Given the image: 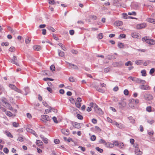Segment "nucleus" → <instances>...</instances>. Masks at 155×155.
<instances>
[{"mask_svg": "<svg viewBox=\"0 0 155 155\" xmlns=\"http://www.w3.org/2000/svg\"><path fill=\"white\" fill-rule=\"evenodd\" d=\"M129 78L137 83L145 84L146 83L145 81L136 77L130 76L129 77Z\"/></svg>", "mask_w": 155, "mask_h": 155, "instance_id": "obj_1", "label": "nucleus"}, {"mask_svg": "<svg viewBox=\"0 0 155 155\" xmlns=\"http://www.w3.org/2000/svg\"><path fill=\"white\" fill-rule=\"evenodd\" d=\"M94 110L95 111L97 114H103V112L102 110L97 105H95Z\"/></svg>", "mask_w": 155, "mask_h": 155, "instance_id": "obj_2", "label": "nucleus"}, {"mask_svg": "<svg viewBox=\"0 0 155 155\" xmlns=\"http://www.w3.org/2000/svg\"><path fill=\"white\" fill-rule=\"evenodd\" d=\"M9 61L11 63L16 64L17 66L19 65V64L18 63V60L16 57L14 56L12 59H10Z\"/></svg>", "mask_w": 155, "mask_h": 155, "instance_id": "obj_3", "label": "nucleus"}, {"mask_svg": "<svg viewBox=\"0 0 155 155\" xmlns=\"http://www.w3.org/2000/svg\"><path fill=\"white\" fill-rule=\"evenodd\" d=\"M144 99L150 101L152 100L153 97V96L150 94H146L144 95Z\"/></svg>", "mask_w": 155, "mask_h": 155, "instance_id": "obj_4", "label": "nucleus"}, {"mask_svg": "<svg viewBox=\"0 0 155 155\" xmlns=\"http://www.w3.org/2000/svg\"><path fill=\"white\" fill-rule=\"evenodd\" d=\"M140 88L142 90H149L150 89L149 86L145 84H142L140 86Z\"/></svg>", "mask_w": 155, "mask_h": 155, "instance_id": "obj_5", "label": "nucleus"}, {"mask_svg": "<svg viewBox=\"0 0 155 155\" xmlns=\"http://www.w3.org/2000/svg\"><path fill=\"white\" fill-rule=\"evenodd\" d=\"M146 26V24L144 23L139 24L137 25L136 28L138 29H140L144 28Z\"/></svg>", "mask_w": 155, "mask_h": 155, "instance_id": "obj_6", "label": "nucleus"}, {"mask_svg": "<svg viewBox=\"0 0 155 155\" xmlns=\"http://www.w3.org/2000/svg\"><path fill=\"white\" fill-rule=\"evenodd\" d=\"M81 125H82L83 124H80L77 122H74L73 123V125L74 126V127L75 128H77L78 129H79L81 128Z\"/></svg>", "mask_w": 155, "mask_h": 155, "instance_id": "obj_7", "label": "nucleus"}, {"mask_svg": "<svg viewBox=\"0 0 155 155\" xmlns=\"http://www.w3.org/2000/svg\"><path fill=\"white\" fill-rule=\"evenodd\" d=\"M61 132L66 135H68L69 134V130L67 129H63L61 130Z\"/></svg>", "mask_w": 155, "mask_h": 155, "instance_id": "obj_8", "label": "nucleus"}, {"mask_svg": "<svg viewBox=\"0 0 155 155\" xmlns=\"http://www.w3.org/2000/svg\"><path fill=\"white\" fill-rule=\"evenodd\" d=\"M41 118L46 120H50V117L48 115H42Z\"/></svg>", "mask_w": 155, "mask_h": 155, "instance_id": "obj_9", "label": "nucleus"}, {"mask_svg": "<svg viewBox=\"0 0 155 155\" xmlns=\"http://www.w3.org/2000/svg\"><path fill=\"white\" fill-rule=\"evenodd\" d=\"M26 130L28 132H30L34 134L35 136L37 135L35 132L33 130L29 128H27Z\"/></svg>", "mask_w": 155, "mask_h": 155, "instance_id": "obj_10", "label": "nucleus"}, {"mask_svg": "<svg viewBox=\"0 0 155 155\" xmlns=\"http://www.w3.org/2000/svg\"><path fill=\"white\" fill-rule=\"evenodd\" d=\"M123 24L122 21H115L114 23V25L117 26L121 25H123Z\"/></svg>", "mask_w": 155, "mask_h": 155, "instance_id": "obj_11", "label": "nucleus"}, {"mask_svg": "<svg viewBox=\"0 0 155 155\" xmlns=\"http://www.w3.org/2000/svg\"><path fill=\"white\" fill-rule=\"evenodd\" d=\"M135 154L137 155H141L142 154V152L140 150L139 148L135 149Z\"/></svg>", "mask_w": 155, "mask_h": 155, "instance_id": "obj_12", "label": "nucleus"}, {"mask_svg": "<svg viewBox=\"0 0 155 155\" xmlns=\"http://www.w3.org/2000/svg\"><path fill=\"white\" fill-rule=\"evenodd\" d=\"M58 55L61 57H63L64 55V52L59 50H58Z\"/></svg>", "mask_w": 155, "mask_h": 155, "instance_id": "obj_13", "label": "nucleus"}, {"mask_svg": "<svg viewBox=\"0 0 155 155\" xmlns=\"http://www.w3.org/2000/svg\"><path fill=\"white\" fill-rule=\"evenodd\" d=\"M147 20V21L148 22L155 24V19L151 18H148Z\"/></svg>", "mask_w": 155, "mask_h": 155, "instance_id": "obj_14", "label": "nucleus"}, {"mask_svg": "<svg viewBox=\"0 0 155 155\" xmlns=\"http://www.w3.org/2000/svg\"><path fill=\"white\" fill-rule=\"evenodd\" d=\"M34 49L37 51H39L41 48V47L40 45H36L33 47Z\"/></svg>", "mask_w": 155, "mask_h": 155, "instance_id": "obj_15", "label": "nucleus"}, {"mask_svg": "<svg viewBox=\"0 0 155 155\" xmlns=\"http://www.w3.org/2000/svg\"><path fill=\"white\" fill-rule=\"evenodd\" d=\"M95 88L98 91L100 92L101 93H104V91L103 89H101L98 86H96L95 87Z\"/></svg>", "mask_w": 155, "mask_h": 155, "instance_id": "obj_16", "label": "nucleus"}, {"mask_svg": "<svg viewBox=\"0 0 155 155\" xmlns=\"http://www.w3.org/2000/svg\"><path fill=\"white\" fill-rule=\"evenodd\" d=\"M106 145L107 147H108L110 148H112L114 147L113 143H111L108 142L106 143Z\"/></svg>", "mask_w": 155, "mask_h": 155, "instance_id": "obj_17", "label": "nucleus"}, {"mask_svg": "<svg viewBox=\"0 0 155 155\" xmlns=\"http://www.w3.org/2000/svg\"><path fill=\"white\" fill-rule=\"evenodd\" d=\"M36 143L38 146H42L43 144V142L40 140H37L36 142Z\"/></svg>", "mask_w": 155, "mask_h": 155, "instance_id": "obj_18", "label": "nucleus"}, {"mask_svg": "<svg viewBox=\"0 0 155 155\" xmlns=\"http://www.w3.org/2000/svg\"><path fill=\"white\" fill-rule=\"evenodd\" d=\"M118 104L119 105H122L124 106H126V102L124 101V99H123V100H122L121 101L119 102L118 103Z\"/></svg>", "mask_w": 155, "mask_h": 155, "instance_id": "obj_19", "label": "nucleus"}, {"mask_svg": "<svg viewBox=\"0 0 155 155\" xmlns=\"http://www.w3.org/2000/svg\"><path fill=\"white\" fill-rule=\"evenodd\" d=\"M9 87L12 89H13L15 91L16 90V89H17V88L15 86L12 84H9Z\"/></svg>", "mask_w": 155, "mask_h": 155, "instance_id": "obj_20", "label": "nucleus"}, {"mask_svg": "<svg viewBox=\"0 0 155 155\" xmlns=\"http://www.w3.org/2000/svg\"><path fill=\"white\" fill-rule=\"evenodd\" d=\"M58 45L61 47V49L64 51H66V48L63 45L62 43H59L58 44Z\"/></svg>", "mask_w": 155, "mask_h": 155, "instance_id": "obj_21", "label": "nucleus"}, {"mask_svg": "<svg viewBox=\"0 0 155 155\" xmlns=\"http://www.w3.org/2000/svg\"><path fill=\"white\" fill-rule=\"evenodd\" d=\"M24 90L25 92V95H26L28 94V93L29 92V89L28 87H26L25 88Z\"/></svg>", "mask_w": 155, "mask_h": 155, "instance_id": "obj_22", "label": "nucleus"}, {"mask_svg": "<svg viewBox=\"0 0 155 155\" xmlns=\"http://www.w3.org/2000/svg\"><path fill=\"white\" fill-rule=\"evenodd\" d=\"M6 134L8 137H10L11 138L13 137V136L11 134V133L7 131H5Z\"/></svg>", "mask_w": 155, "mask_h": 155, "instance_id": "obj_23", "label": "nucleus"}, {"mask_svg": "<svg viewBox=\"0 0 155 155\" xmlns=\"http://www.w3.org/2000/svg\"><path fill=\"white\" fill-rule=\"evenodd\" d=\"M115 124L117 127L120 128H121L123 127L122 124H118L117 122H115Z\"/></svg>", "mask_w": 155, "mask_h": 155, "instance_id": "obj_24", "label": "nucleus"}, {"mask_svg": "<svg viewBox=\"0 0 155 155\" xmlns=\"http://www.w3.org/2000/svg\"><path fill=\"white\" fill-rule=\"evenodd\" d=\"M89 18L93 20H96L97 18L96 16L94 15H90Z\"/></svg>", "mask_w": 155, "mask_h": 155, "instance_id": "obj_25", "label": "nucleus"}, {"mask_svg": "<svg viewBox=\"0 0 155 155\" xmlns=\"http://www.w3.org/2000/svg\"><path fill=\"white\" fill-rule=\"evenodd\" d=\"M131 36L134 38H137L138 36L137 34L136 33H133L131 34Z\"/></svg>", "mask_w": 155, "mask_h": 155, "instance_id": "obj_26", "label": "nucleus"}, {"mask_svg": "<svg viewBox=\"0 0 155 155\" xmlns=\"http://www.w3.org/2000/svg\"><path fill=\"white\" fill-rule=\"evenodd\" d=\"M95 149L97 151H98L100 153H102L103 152V150L102 149L98 147H96L95 148Z\"/></svg>", "mask_w": 155, "mask_h": 155, "instance_id": "obj_27", "label": "nucleus"}, {"mask_svg": "<svg viewBox=\"0 0 155 155\" xmlns=\"http://www.w3.org/2000/svg\"><path fill=\"white\" fill-rule=\"evenodd\" d=\"M47 28L48 30L51 31L52 32H54L55 31V29L52 27L49 26H48Z\"/></svg>", "mask_w": 155, "mask_h": 155, "instance_id": "obj_28", "label": "nucleus"}, {"mask_svg": "<svg viewBox=\"0 0 155 155\" xmlns=\"http://www.w3.org/2000/svg\"><path fill=\"white\" fill-rule=\"evenodd\" d=\"M133 63L130 61H129L125 64V65L126 66H128L129 65H132Z\"/></svg>", "mask_w": 155, "mask_h": 155, "instance_id": "obj_29", "label": "nucleus"}, {"mask_svg": "<svg viewBox=\"0 0 155 155\" xmlns=\"http://www.w3.org/2000/svg\"><path fill=\"white\" fill-rule=\"evenodd\" d=\"M118 46L120 48H122L124 47V45L122 43L118 42Z\"/></svg>", "mask_w": 155, "mask_h": 155, "instance_id": "obj_30", "label": "nucleus"}, {"mask_svg": "<svg viewBox=\"0 0 155 155\" xmlns=\"http://www.w3.org/2000/svg\"><path fill=\"white\" fill-rule=\"evenodd\" d=\"M113 143L114 145V146L118 147L119 146V143L118 141H113Z\"/></svg>", "mask_w": 155, "mask_h": 155, "instance_id": "obj_31", "label": "nucleus"}, {"mask_svg": "<svg viewBox=\"0 0 155 155\" xmlns=\"http://www.w3.org/2000/svg\"><path fill=\"white\" fill-rule=\"evenodd\" d=\"M131 102H134L136 104H137L139 103V101L138 99H132L131 100Z\"/></svg>", "mask_w": 155, "mask_h": 155, "instance_id": "obj_32", "label": "nucleus"}, {"mask_svg": "<svg viewBox=\"0 0 155 155\" xmlns=\"http://www.w3.org/2000/svg\"><path fill=\"white\" fill-rule=\"evenodd\" d=\"M141 73L142 74V75L143 76H145L147 75L146 71L145 70H142Z\"/></svg>", "mask_w": 155, "mask_h": 155, "instance_id": "obj_33", "label": "nucleus"}, {"mask_svg": "<svg viewBox=\"0 0 155 155\" xmlns=\"http://www.w3.org/2000/svg\"><path fill=\"white\" fill-rule=\"evenodd\" d=\"M110 70V68L108 67L107 68H106L104 69V72L105 73H107L109 72Z\"/></svg>", "mask_w": 155, "mask_h": 155, "instance_id": "obj_34", "label": "nucleus"}, {"mask_svg": "<svg viewBox=\"0 0 155 155\" xmlns=\"http://www.w3.org/2000/svg\"><path fill=\"white\" fill-rule=\"evenodd\" d=\"M12 125L13 127H17L19 126V124L18 123L16 122H14L12 123Z\"/></svg>", "mask_w": 155, "mask_h": 155, "instance_id": "obj_35", "label": "nucleus"}, {"mask_svg": "<svg viewBox=\"0 0 155 155\" xmlns=\"http://www.w3.org/2000/svg\"><path fill=\"white\" fill-rule=\"evenodd\" d=\"M142 61L141 60H139L137 61H135V63L137 65H140L141 63H143Z\"/></svg>", "mask_w": 155, "mask_h": 155, "instance_id": "obj_36", "label": "nucleus"}, {"mask_svg": "<svg viewBox=\"0 0 155 155\" xmlns=\"http://www.w3.org/2000/svg\"><path fill=\"white\" fill-rule=\"evenodd\" d=\"M5 114L9 117H11L13 115V114L10 111H6Z\"/></svg>", "mask_w": 155, "mask_h": 155, "instance_id": "obj_37", "label": "nucleus"}, {"mask_svg": "<svg viewBox=\"0 0 155 155\" xmlns=\"http://www.w3.org/2000/svg\"><path fill=\"white\" fill-rule=\"evenodd\" d=\"M77 117L78 119L81 120H82L83 119V116L79 114H77Z\"/></svg>", "mask_w": 155, "mask_h": 155, "instance_id": "obj_38", "label": "nucleus"}, {"mask_svg": "<svg viewBox=\"0 0 155 155\" xmlns=\"http://www.w3.org/2000/svg\"><path fill=\"white\" fill-rule=\"evenodd\" d=\"M103 37V35L102 33H99L97 36V38L100 39H102Z\"/></svg>", "mask_w": 155, "mask_h": 155, "instance_id": "obj_39", "label": "nucleus"}, {"mask_svg": "<svg viewBox=\"0 0 155 155\" xmlns=\"http://www.w3.org/2000/svg\"><path fill=\"white\" fill-rule=\"evenodd\" d=\"M129 15H133L135 16L136 15V13L135 12H129L128 13Z\"/></svg>", "mask_w": 155, "mask_h": 155, "instance_id": "obj_40", "label": "nucleus"}, {"mask_svg": "<svg viewBox=\"0 0 155 155\" xmlns=\"http://www.w3.org/2000/svg\"><path fill=\"white\" fill-rule=\"evenodd\" d=\"M49 3L51 5H53L56 4L54 0H49Z\"/></svg>", "mask_w": 155, "mask_h": 155, "instance_id": "obj_41", "label": "nucleus"}, {"mask_svg": "<svg viewBox=\"0 0 155 155\" xmlns=\"http://www.w3.org/2000/svg\"><path fill=\"white\" fill-rule=\"evenodd\" d=\"M44 81H53L54 79L52 78H45L43 79Z\"/></svg>", "mask_w": 155, "mask_h": 155, "instance_id": "obj_42", "label": "nucleus"}, {"mask_svg": "<svg viewBox=\"0 0 155 155\" xmlns=\"http://www.w3.org/2000/svg\"><path fill=\"white\" fill-rule=\"evenodd\" d=\"M49 109L45 110V114H48V113L51 112V109L48 107Z\"/></svg>", "mask_w": 155, "mask_h": 155, "instance_id": "obj_43", "label": "nucleus"}, {"mask_svg": "<svg viewBox=\"0 0 155 155\" xmlns=\"http://www.w3.org/2000/svg\"><path fill=\"white\" fill-rule=\"evenodd\" d=\"M50 70L52 71H54L55 70V67L54 65H51L50 67Z\"/></svg>", "mask_w": 155, "mask_h": 155, "instance_id": "obj_44", "label": "nucleus"}, {"mask_svg": "<svg viewBox=\"0 0 155 155\" xmlns=\"http://www.w3.org/2000/svg\"><path fill=\"white\" fill-rule=\"evenodd\" d=\"M30 41L31 40L29 37H27L26 38L25 42L26 44H28Z\"/></svg>", "mask_w": 155, "mask_h": 155, "instance_id": "obj_45", "label": "nucleus"}, {"mask_svg": "<svg viewBox=\"0 0 155 155\" xmlns=\"http://www.w3.org/2000/svg\"><path fill=\"white\" fill-rule=\"evenodd\" d=\"M107 58L109 60H111L113 58L115 59L113 55H108L107 56Z\"/></svg>", "mask_w": 155, "mask_h": 155, "instance_id": "obj_46", "label": "nucleus"}, {"mask_svg": "<svg viewBox=\"0 0 155 155\" xmlns=\"http://www.w3.org/2000/svg\"><path fill=\"white\" fill-rule=\"evenodd\" d=\"M52 119L55 123L57 124L58 123V121L57 120V118L55 117H52Z\"/></svg>", "mask_w": 155, "mask_h": 155, "instance_id": "obj_47", "label": "nucleus"}, {"mask_svg": "<svg viewBox=\"0 0 155 155\" xmlns=\"http://www.w3.org/2000/svg\"><path fill=\"white\" fill-rule=\"evenodd\" d=\"M146 110L148 112H150L151 111V106H148L146 108Z\"/></svg>", "mask_w": 155, "mask_h": 155, "instance_id": "obj_48", "label": "nucleus"}, {"mask_svg": "<svg viewBox=\"0 0 155 155\" xmlns=\"http://www.w3.org/2000/svg\"><path fill=\"white\" fill-rule=\"evenodd\" d=\"M96 138V136L94 135H92L91 137V140L92 141H94Z\"/></svg>", "mask_w": 155, "mask_h": 155, "instance_id": "obj_49", "label": "nucleus"}, {"mask_svg": "<svg viewBox=\"0 0 155 155\" xmlns=\"http://www.w3.org/2000/svg\"><path fill=\"white\" fill-rule=\"evenodd\" d=\"M124 94L126 95H128L129 94V91L127 89H125L124 91Z\"/></svg>", "mask_w": 155, "mask_h": 155, "instance_id": "obj_50", "label": "nucleus"}, {"mask_svg": "<svg viewBox=\"0 0 155 155\" xmlns=\"http://www.w3.org/2000/svg\"><path fill=\"white\" fill-rule=\"evenodd\" d=\"M10 51L12 52L15 51V48L14 47H11L9 49Z\"/></svg>", "mask_w": 155, "mask_h": 155, "instance_id": "obj_51", "label": "nucleus"}, {"mask_svg": "<svg viewBox=\"0 0 155 155\" xmlns=\"http://www.w3.org/2000/svg\"><path fill=\"white\" fill-rule=\"evenodd\" d=\"M123 17L124 18L126 19H128V17H129L127 15V14L126 13H123Z\"/></svg>", "mask_w": 155, "mask_h": 155, "instance_id": "obj_52", "label": "nucleus"}, {"mask_svg": "<svg viewBox=\"0 0 155 155\" xmlns=\"http://www.w3.org/2000/svg\"><path fill=\"white\" fill-rule=\"evenodd\" d=\"M48 107H49L50 108V109H51V111H52L54 112H57V110H56L54 108H52L51 107H50V106H48Z\"/></svg>", "mask_w": 155, "mask_h": 155, "instance_id": "obj_53", "label": "nucleus"}, {"mask_svg": "<svg viewBox=\"0 0 155 155\" xmlns=\"http://www.w3.org/2000/svg\"><path fill=\"white\" fill-rule=\"evenodd\" d=\"M100 143H101L105 144H106V141L103 139H101L100 140Z\"/></svg>", "mask_w": 155, "mask_h": 155, "instance_id": "obj_54", "label": "nucleus"}, {"mask_svg": "<svg viewBox=\"0 0 155 155\" xmlns=\"http://www.w3.org/2000/svg\"><path fill=\"white\" fill-rule=\"evenodd\" d=\"M3 151L6 153H8L9 150L7 148H5L3 149Z\"/></svg>", "mask_w": 155, "mask_h": 155, "instance_id": "obj_55", "label": "nucleus"}, {"mask_svg": "<svg viewBox=\"0 0 155 155\" xmlns=\"http://www.w3.org/2000/svg\"><path fill=\"white\" fill-rule=\"evenodd\" d=\"M69 80L71 82H73L74 81V80L73 77H71L69 78Z\"/></svg>", "mask_w": 155, "mask_h": 155, "instance_id": "obj_56", "label": "nucleus"}, {"mask_svg": "<svg viewBox=\"0 0 155 155\" xmlns=\"http://www.w3.org/2000/svg\"><path fill=\"white\" fill-rule=\"evenodd\" d=\"M95 105H97V104H94L92 102H91L90 104V106L91 107L93 108L94 109V106H95Z\"/></svg>", "mask_w": 155, "mask_h": 155, "instance_id": "obj_57", "label": "nucleus"}, {"mask_svg": "<svg viewBox=\"0 0 155 155\" xmlns=\"http://www.w3.org/2000/svg\"><path fill=\"white\" fill-rule=\"evenodd\" d=\"M155 44V41L153 39H150V45H154Z\"/></svg>", "mask_w": 155, "mask_h": 155, "instance_id": "obj_58", "label": "nucleus"}, {"mask_svg": "<svg viewBox=\"0 0 155 155\" xmlns=\"http://www.w3.org/2000/svg\"><path fill=\"white\" fill-rule=\"evenodd\" d=\"M154 71L155 69L154 68H151L150 71V74H153L154 73Z\"/></svg>", "mask_w": 155, "mask_h": 155, "instance_id": "obj_59", "label": "nucleus"}, {"mask_svg": "<svg viewBox=\"0 0 155 155\" xmlns=\"http://www.w3.org/2000/svg\"><path fill=\"white\" fill-rule=\"evenodd\" d=\"M7 107L10 110H12V107L11 106V105L8 103L6 105Z\"/></svg>", "mask_w": 155, "mask_h": 155, "instance_id": "obj_60", "label": "nucleus"}, {"mask_svg": "<svg viewBox=\"0 0 155 155\" xmlns=\"http://www.w3.org/2000/svg\"><path fill=\"white\" fill-rule=\"evenodd\" d=\"M69 100L71 103L72 104H73L74 103V99L73 98H72V97L70 98Z\"/></svg>", "mask_w": 155, "mask_h": 155, "instance_id": "obj_61", "label": "nucleus"}, {"mask_svg": "<svg viewBox=\"0 0 155 155\" xmlns=\"http://www.w3.org/2000/svg\"><path fill=\"white\" fill-rule=\"evenodd\" d=\"M71 52L73 54H76L78 53V51L74 50H71Z\"/></svg>", "mask_w": 155, "mask_h": 155, "instance_id": "obj_62", "label": "nucleus"}, {"mask_svg": "<svg viewBox=\"0 0 155 155\" xmlns=\"http://www.w3.org/2000/svg\"><path fill=\"white\" fill-rule=\"evenodd\" d=\"M17 140L21 142H22L23 141V138L22 137H19L18 138Z\"/></svg>", "mask_w": 155, "mask_h": 155, "instance_id": "obj_63", "label": "nucleus"}, {"mask_svg": "<svg viewBox=\"0 0 155 155\" xmlns=\"http://www.w3.org/2000/svg\"><path fill=\"white\" fill-rule=\"evenodd\" d=\"M74 31L73 30H70V31H69L70 34L71 35H73L74 34Z\"/></svg>", "mask_w": 155, "mask_h": 155, "instance_id": "obj_64", "label": "nucleus"}]
</instances>
